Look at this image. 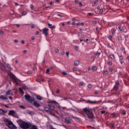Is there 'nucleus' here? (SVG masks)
I'll return each mask as SVG.
<instances>
[{"label":"nucleus","mask_w":129,"mask_h":129,"mask_svg":"<svg viewBox=\"0 0 129 129\" xmlns=\"http://www.w3.org/2000/svg\"><path fill=\"white\" fill-rule=\"evenodd\" d=\"M88 15H89V16H93V13H89L88 14Z\"/></svg>","instance_id":"47"},{"label":"nucleus","mask_w":129,"mask_h":129,"mask_svg":"<svg viewBox=\"0 0 129 129\" xmlns=\"http://www.w3.org/2000/svg\"><path fill=\"white\" fill-rule=\"evenodd\" d=\"M31 39H32V40H35V36H32V37H31Z\"/></svg>","instance_id":"59"},{"label":"nucleus","mask_w":129,"mask_h":129,"mask_svg":"<svg viewBox=\"0 0 129 129\" xmlns=\"http://www.w3.org/2000/svg\"><path fill=\"white\" fill-rule=\"evenodd\" d=\"M24 97L28 102H30V103L33 102V105H34V106H36V107H40V104L38 103L37 101L35 100L33 97H31V96L29 95H25Z\"/></svg>","instance_id":"1"},{"label":"nucleus","mask_w":129,"mask_h":129,"mask_svg":"<svg viewBox=\"0 0 129 129\" xmlns=\"http://www.w3.org/2000/svg\"><path fill=\"white\" fill-rule=\"evenodd\" d=\"M4 121L5 122V124L7 126L9 127V128L17 129L16 125H15V124L13 123V122H12L10 119L8 118H4Z\"/></svg>","instance_id":"3"},{"label":"nucleus","mask_w":129,"mask_h":129,"mask_svg":"<svg viewBox=\"0 0 129 129\" xmlns=\"http://www.w3.org/2000/svg\"><path fill=\"white\" fill-rule=\"evenodd\" d=\"M122 114L123 115H125V114H126V111H125V110H123L122 112Z\"/></svg>","instance_id":"25"},{"label":"nucleus","mask_w":129,"mask_h":129,"mask_svg":"<svg viewBox=\"0 0 129 129\" xmlns=\"http://www.w3.org/2000/svg\"><path fill=\"white\" fill-rule=\"evenodd\" d=\"M88 88H91V87H92V86H91V84H89L88 86Z\"/></svg>","instance_id":"45"},{"label":"nucleus","mask_w":129,"mask_h":129,"mask_svg":"<svg viewBox=\"0 0 129 129\" xmlns=\"http://www.w3.org/2000/svg\"><path fill=\"white\" fill-rule=\"evenodd\" d=\"M30 125H31V123L30 122H26V121H22L20 124V126L21 128L23 129H28L30 127Z\"/></svg>","instance_id":"4"},{"label":"nucleus","mask_w":129,"mask_h":129,"mask_svg":"<svg viewBox=\"0 0 129 129\" xmlns=\"http://www.w3.org/2000/svg\"><path fill=\"white\" fill-rule=\"evenodd\" d=\"M83 111L88 116V118H94V114L91 110L87 108H84L83 109Z\"/></svg>","instance_id":"2"},{"label":"nucleus","mask_w":129,"mask_h":129,"mask_svg":"<svg viewBox=\"0 0 129 129\" xmlns=\"http://www.w3.org/2000/svg\"><path fill=\"white\" fill-rule=\"evenodd\" d=\"M60 92V90L59 89H57L56 90V93L58 94Z\"/></svg>","instance_id":"50"},{"label":"nucleus","mask_w":129,"mask_h":129,"mask_svg":"<svg viewBox=\"0 0 129 129\" xmlns=\"http://www.w3.org/2000/svg\"><path fill=\"white\" fill-rule=\"evenodd\" d=\"M33 8H34V6H33V5H30V8L31 10L33 9Z\"/></svg>","instance_id":"53"},{"label":"nucleus","mask_w":129,"mask_h":129,"mask_svg":"<svg viewBox=\"0 0 129 129\" xmlns=\"http://www.w3.org/2000/svg\"><path fill=\"white\" fill-rule=\"evenodd\" d=\"M109 72H112L113 71V69L111 68H109Z\"/></svg>","instance_id":"29"},{"label":"nucleus","mask_w":129,"mask_h":129,"mask_svg":"<svg viewBox=\"0 0 129 129\" xmlns=\"http://www.w3.org/2000/svg\"><path fill=\"white\" fill-rule=\"evenodd\" d=\"M44 110L45 111H46V112H49V111L50 110V109L48 107H44Z\"/></svg>","instance_id":"17"},{"label":"nucleus","mask_w":129,"mask_h":129,"mask_svg":"<svg viewBox=\"0 0 129 129\" xmlns=\"http://www.w3.org/2000/svg\"><path fill=\"white\" fill-rule=\"evenodd\" d=\"M66 55L68 56V57H69V52H66Z\"/></svg>","instance_id":"55"},{"label":"nucleus","mask_w":129,"mask_h":129,"mask_svg":"<svg viewBox=\"0 0 129 129\" xmlns=\"http://www.w3.org/2000/svg\"><path fill=\"white\" fill-rule=\"evenodd\" d=\"M87 102V103H90L91 104H94V103H96L97 102L96 101L88 100Z\"/></svg>","instance_id":"11"},{"label":"nucleus","mask_w":129,"mask_h":129,"mask_svg":"<svg viewBox=\"0 0 129 129\" xmlns=\"http://www.w3.org/2000/svg\"><path fill=\"white\" fill-rule=\"evenodd\" d=\"M22 88H23V89H24V90L25 89H28V88L26 86H23Z\"/></svg>","instance_id":"33"},{"label":"nucleus","mask_w":129,"mask_h":129,"mask_svg":"<svg viewBox=\"0 0 129 129\" xmlns=\"http://www.w3.org/2000/svg\"><path fill=\"white\" fill-rule=\"evenodd\" d=\"M104 74H108V71H107V70H105V71H104Z\"/></svg>","instance_id":"31"},{"label":"nucleus","mask_w":129,"mask_h":129,"mask_svg":"<svg viewBox=\"0 0 129 129\" xmlns=\"http://www.w3.org/2000/svg\"><path fill=\"white\" fill-rule=\"evenodd\" d=\"M97 4H98V1L95 0L94 2V5H97Z\"/></svg>","instance_id":"32"},{"label":"nucleus","mask_w":129,"mask_h":129,"mask_svg":"<svg viewBox=\"0 0 129 129\" xmlns=\"http://www.w3.org/2000/svg\"><path fill=\"white\" fill-rule=\"evenodd\" d=\"M0 99H2L3 100H8V98L7 97H5L3 95H1Z\"/></svg>","instance_id":"12"},{"label":"nucleus","mask_w":129,"mask_h":129,"mask_svg":"<svg viewBox=\"0 0 129 129\" xmlns=\"http://www.w3.org/2000/svg\"><path fill=\"white\" fill-rule=\"evenodd\" d=\"M75 4H77L78 3V0H75Z\"/></svg>","instance_id":"61"},{"label":"nucleus","mask_w":129,"mask_h":129,"mask_svg":"<svg viewBox=\"0 0 129 129\" xmlns=\"http://www.w3.org/2000/svg\"><path fill=\"white\" fill-rule=\"evenodd\" d=\"M118 41H121V37L118 36Z\"/></svg>","instance_id":"41"},{"label":"nucleus","mask_w":129,"mask_h":129,"mask_svg":"<svg viewBox=\"0 0 129 129\" xmlns=\"http://www.w3.org/2000/svg\"><path fill=\"white\" fill-rule=\"evenodd\" d=\"M83 85H84V82H80L79 84V86H83Z\"/></svg>","instance_id":"23"},{"label":"nucleus","mask_w":129,"mask_h":129,"mask_svg":"<svg viewBox=\"0 0 129 129\" xmlns=\"http://www.w3.org/2000/svg\"><path fill=\"white\" fill-rule=\"evenodd\" d=\"M114 33H115V29L113 28L112 29V34H114Z\"/></svg>","instance_id":"28"},{"label":"nucleus","mask_w":129,"mask_h":129,"mask_svg":"<svg viewBox=\"0 0 129 129\" xmlns=\"http://www.w3.org/2000/svg\"><path fill=\"white\" fill-rule=\"evenodd\" d=\"M36 98L37 99H38V100H42V99H43L42 97H41V96L40 95L36 96Z\"/></svg>","instance_id":"16"},{"label":"nucleus","mask_w":129,"mask_h":129,"mask_svg":"<svg viewBox=\"0 0 129 129\" xmlns=\"http://www.w3.org/2000/svg\"><path fill=\"white\" fill-rule=\"evenodd\" d=\"M75 49L76 50V51H77V50H78V46H76L75 47Z\"/></svg>","instance_id":"43"},{"label":"nucleus","mask_w":129,"mask_h":129,"mask_svg":"<svg viewBox=\"0 0 129 129\" xmlns=\"http://www.w3.org/2000/svg\"><path fill=\"white\" fill-rule=\"evenodd\" d=\"M92 70H94V71H96V70L97 69V67L94 66L92 68Z\"/></svg>","instance_id":"19"},{"label":"nucleus","mask_w":129,"mask_h":129,"mask_svg":"<svg viewBox=\"0 0 129 129\" xmlns=\"http://www.w3.org/2000/svg\"><path fill=\"white\" fill-rule=\"evenodd\" d=\"M31 129H39L38 128V127L36 125H33V124L30 123V127Z\"/></svg>","instance_id":"9"},{"label":"nucleus","mask_w":129,"mask_h":129,"mask_svg":"<svg viewBox=\"0 0 129 129\" xmlns=\"http://www.w3.org/2000/svg\"><path fill=\"white\" fill-rule=\"evenodd\" d=\"M14 42H15V43H18V42H19V41L17 39H15V40H14Z\"/></svg>","instance_id":"54"},{"label":"nucleus","mask_w":129,"mask_h":129,"mask_svg":"<svg viewBox=\"0 0 129 129\" xmlns=\"http://www.w3.org/2000/svg\"><path fill=\"white\" fill-rule=\"evenodd\" d=\"M101 113L102 114L105 113V110L101 111Z\"/></svg>","instance_id":"49"},{"label":"nucleus","mask_w":129,"mask_h":129,"mask_svg":"<svg viewBox=\"0 0 129 129\" xmlns=\"http://www.w3.org/2000/svg\"><path fill=\"white\" fill-rule=\"evenodd\" d=\"M49 72H50V69H47L46 70V73H47V74H48L49 73Z\"/></svg>","instance_id":"38"},{"label":"nucleus","mask_w":129,"mask_h":129,"mask_svg":"<svg viewBox=\"0 0 129 129\" xmlns=\"http://www.w3.org/2000/svg\"><path fill=\"white\" fill-rule=\"evenodd\" d=\"M35 35H39V32H38V31H37V32L35 33Z\"/></svg>","instance_id":"63"},{"label":"nucleus","mask_w":129,"mask_h":129,"mask_svg":"<svg viewBox=\"0 0 129 129\" xmlns=\"http://www.w3.org/2000/svg\"><path fill=\"white\" fill-rule=\"evenodd\" d=\"M19 91H20V92H21V93L22 94H25V92H24V91H23V90L22 89V88H19Z\"/></svg>","instance_id":"21"},{"label":"nucleus","mask_w":129,"mask_h":129,"mask_svg":"<svg viewBox=\"0 0 129 129\" xmlns=\"http://www.w3.org/2000/svg\"><path fill=\"white\" fill-rule=\"evenodd\" d=\"M55 53H59V49H55Z\"/></svg>","instance_id":"36"},{"label":"nucleus","mask_w":129,"mask_h":129,"mask_svg":"<svg viewBox=\"0 0 129 129\" xmlns=\"http://www.w3.org/2000/svg\"><path fill=\"white\" fill-rule=\"evenodd\" d=\"M11 91L9 90L8 92H6V95H10L11 94Z\"/></svg>","instance_id":"24"},{"label":"nucleus","mask_w":129,"mask_h":129,"mask_svg":"<svg viewBox=\"0 0 129 129\" xmlns=\"http://www.w3.org/2000/svg\"><path fill=\"white\" fill-rule=\"evenodd\" d=\"M75 66H78L79 65V61L78 60H76L74 62Z\"/></svg>","instance_id":"15"},{"label":"nucleus","mask_w":129,"mask_h":129,"mask_svg":"<svg viewBox=\"0 0 129 129\" xmlns=\"http://www.w3.org/2000/svg\"><path fill=\"white\" fill-rule=\"evenodd\" d=\"M88 41H89V39H88V38H87L86 39V40H84V42L88 44Z\"/></svg>","instance_id":"27"},{"label":"nucleus","mask_w":129,"mask_h":129,"mask_svg":"<svg viewBox=\"0 0 129 129\" xmlns=\"http://www.w3.org/2000/svg\"><path fill=\"white\" fill-rule=\"evenodd\" d=\"M99 13L100 14H102V13H103V10L102 9H100Z\"/></svg>","instance_id":"35"},{"label":"nucleus","mask_w":129,"mask_h":129,"mask_svg":"<svg viewBox=\"0 0 129 129\" xmlns=\"http://www.w3.org/2000/svg\"><path fill=\"white\" fill-rule=\"evenodd\" d=\"M78 37H81L82 36V33H79L78 34Z\"/></svg>","instance_id":"37"},{"label":"nucleus","mask_w":129,"mask_h":129,"mask_svg":"<svg viewBox=\"0 0 129 129\" xmlns=\"http://www.w3.org/2000/svg\"><path fill=\"white\" fill-rule=\"evenodd\" d=\"M10 77L14 80V82L15 83H16V85H19V82H18V81H17V78H16V76L14 75L13 74H10Z\"/></svg>","instance_id":"5"},{"label":"nucleus","mask_w":129,"mask_h":129,"mask_svg":"<svg viewBox=\"0 0 129 129\" xmlns=\"http://www.w3.org/2000/svg\"><path fill=\"white\" fill-rule=\"evenodd\" d=\"M20 108H22V109H25V108H26V107H25V106H24L23 105H20Z\"/></svg>","instance_id":"30"},{"label":"nucleus","mask_w":129,"mask_h":129,"mask_svg":"<svg viewBox=\"0 0 129 129\" xmlns=\"http://www.w3.org/2000/svg\"><path fill=\"white\" fill-rule=\"evenodd\" d=\"M73 71H77V68H73Z\"/></svg>","instance_id":"34"},{"label":"nucleus","mask_w":129,"mask_h":129,"mask_svg":"<svg viewBox=\"0 0 129 129\" xmlns=\"http://www.w3.org/2000/svg\"><path fill=\"white\" fill-rule=\"evenodd\" d=\"M120 60H122V56H119V61H120Z\"/></svg>","instance_id":"46"},{"label":"nucleus","mask_w":129,"mask_h":129,"mask_svg":"<svg viewBox=\"0 0 129 129\" xmlns=\"http://www.w3.org/2000/svg\"><path fill=\"white\" fill-rule=\"evenodd\" d=\"M1 110H2L3 112H4V113H7V112H8V111L6 109H1Z\"/></svg>","instance_id":"22"},{"label":"nucleus","mask_w":129,"mask_h":129,"mask_svg":"<svg viewBox=\"0 0 129 129\" xmlns=\"http://www.w3.org/2000/svg\"><path fill=\"white\" fill-rule=\"evenodd\" d=\"M26 14H27V12L26 11H24L22 13V15H23L24 16H25Z\"/></svg>","instance_id":"39"},{"label":"nucleus","mask_w":129,"mask_h":129,"mask_svg":"<svg viewBox=\"0 0 129 129\" xmlns=\"http://www.w3.org/2000/svg\"><path fill=\"white\" fill-rule=\"evenodd\" d=\"M79 6H80V7H82L83 4H82V3H81V2H80V3H79Z\"/></svg>","instance_id":"57"},{"label":"nucleus","mask_w":129,"mask_h":129,"mask_svg":"<svg viewBox=\"0 0 129 129\" xmlns=\"http://www.w3.org/2000/svg\"><path fill=\"white\" fill-rule=\"evenodd\" d=\"M48 26L49 27V28H50V29H55V28H56V26H55V25H53L52 26V24H50V23H48Z\"/></svg>","instance_id":"14"},{"label":"nucleus","mask_w":129,"mask_h":129,"mask_svg":"<svg viewBox=\"0 0 129 129\" xmlns=\"http://www.w3.org/2000/svg\"><path fill=\"white\" fill-rule=\"evenodd\" d=\"M15 113L16 112L14 110H10L9 111V113L8 114L9 115H12V116H15Z\"/></svg>","instance_id":"8"},{"label":"nucleus","mask_w":129,"mask_h":129,"mask_svg":"<svg viewBox=\"0 0 129 129\" xmlns=\"http://www.w3.org/2000/svg\"><path fill=\"white\" fill-rule=\"evenodd\" d=\"M110 59H112V60H114L115 59V56H114V54H111L110 55Z\"/></svg>","instance_id":"18"},{"label":"nucleus","mask_w":129,"mask_h":129,"mask_svg":"<svg viewBox=\"0 0 129 129\" xmlns=\"http://www.w3.org/2000/svg\"><path fill=\"white\" fill-rule=\"evenodd\" d=\"M116 85L117 86H118V85H119V83L116 82Z\"/></svg>","instance_id":"58"},{"label":"nucleus","mask_w":129,"mask_h":129,"mask_svg":"<svg viewBox=\"0 0 129 129\" xmlns=\"http://www.w3.org/2000/svg\"><path fill=\"white\" fill-rule=\"evenodd\" d=\"M114 89L116 90H117V89H118V86H116L114 87Z\"/></svg>","instance_id":"42"},{"label":"nucleus","mask_w":129,"mask_h":129,"mask_svg":"<svg viewBox=\"0 0 129 129\" xmlns=\"http://www.w3.org/2000/svg\"><path fill=\"white\" fill-rule=\"evenodd\" d=\"M33 70L34 71H36V70H37V68H36V67H33Z\"/></svg>","instance_id":"51"},{"label":"nucleus","mask_w":129,"mask_h":129,"mask_svg":"<svg viewBox=\"0 0 129 129\" xmlns=\"http://www.w3.org/2000/svg\"><path fill=\"white\" fill-rule=\"evenodd\" d=\"M108 64L110 65V66L112 65V62L109 61V62H108Z\"/></svg>","instance_id":"48"},{"label":"nucleus","mask_w":129,"mask_h":129,"mask_svg":"<svg viewBox=\"0 0 129 129\" xmlns=\"http://www.w3.org/2000/svg\"><path fill=\"white\" fill-rule=\"evenodd\" d=\"M108 39H109L110 41H111V42H113V40H112V36H111V35H109L108 37Z\"/></svg>","instance_id":"20"},{"label":"nucleus","mask_w":129,"mask_h":129,"mask_svg":"<svg viewBox=\"0 0 129 129\" xmlns=\"http://www.w3.org/2000/svg\"><path fill=\"white\" fill-rule=\"evenodd\" d=\"M21 43H22V44H25V41L21 40Z\"/></svg>","instance_id":"60"},{"label":"nucleus","mask_w":129,"mask_h":129,"mask_svg":"<svg viewBox=\"0 0 129 129\" xmlns=\"http://www.w3.org/2000/svg\"><path fill=\"white\" fill-rule=\"evenodd\" d=\"M16 27H17V28H20V25L19 24H17Z\"/></svg>","instance_id":"62"},{"label":"nucleus","mask_w":129,"mask_h":129,"mask_svg":"<svg viewBox=\"0 0 129 129\" xmlns=\"http://www.w3.org/2000/svg\"><path fill=\"white\" fill-rule=\"evenodd\" d=\"M48 108L49 110H54V109H55V107L51 104H48Z\"/></svg>","instance_id":"10"},{"label":"nucleus","mask_w":129,"mask_h":129,"mask_svg":"<svg viewBox=\"0 0 129 129\" xmlns=\"http://www.w3.org/2000/svg\"><path fill=\"white\" fill-rule=\"evenodd\" d=\"M47 103H52L53 104H56L57 103V102L54 100H48L47 101Z\"/></svg>","instance_id":"13"},{"label":"nucleus","mask_w":129,"mask_h":129,"mask_svg":"<svg viewBox=\"0 0 129 129\" xmlns=\"http://www.w3.org/2000/svg\"><path fill=\"white\" fill-rule=\"evenodd\" d=\"M96 54H97V56H99V55H100V53L97 52L96 53Z\"/></svg>","instance_id":"52"},{"label":"nucleus","mask_w":129,"mask_h":129,"mask_svg":"<svg viewBox=\"0 0 129 129\" xmlns=\"http://www.w3.org/2000/svg\"><path fill=\"white\" fill-rule=\"evenodd\" d=\"M27 73L28 74H32V72H28Z\"/></svg>","instance_id":"64"},{"label":"nucleus","mask_w":129,"mask_h":129,"mask_svg":"<svg viewBox=\"0 0 129 129\" xmlns=\"http://www.w3.org/2000/svg\"><path fill=\"white\" fill-rule=\"evenodd\" d=\"M61 55H65V52H64V51H62V52H61Z\"/></svg>","instance_id":"56"},{"label":"nucleus","mask_w":129,"mask_h":129,"mask_svg":"<svg viewBox=\"0 0 129 129\" xmlns=\"http://www.w3.org/2000/svg\"><path fill=\"white\" fill-rule=\"evenodd\" d=\"M7 68L9 69L10 70H12V67H11V66H10V64H7Z\"/></svg>","instance_id":"26"},{"label":"nucleus","mask_w":129,"mask_h":129,"mask_svg":"<svg viewBox=\"0 0 129 129\" xmlns=\"http://www.w3.org/2000/svg\"><path fill=\"white\" fill-rule=\"evenodd\" d=\"M62 74L63 75H67V73L64 72H63L62 73Z\"/></svg>","instance_id":"40"},{"label":"nucleus","mask_w":129,"mask_h":129,"mask_svg":"<svg viewBox=\"0 0 129 129\" xmlns=\"http://www.w3.org/2000/svg\"><path fill=\"white\" fill-rule=\"evenodd\" d=\"M0 34L1 35H4V31L3 30L0 31Z\"/></svg>","instance_id":"44"},{"label":"nucleus","mask_w":129,"mask_h":129,"mask_svg":"<svg viewBox=\"0 0 129 129\" xmlns=\"http://www.w3.org/2000/svg\"><path fill=\"white\" fill-rule=\"evenodd\" d=\"M65 122H66V123H71V122H72V119L69 117H66L65 118Z\"/></svg>","instance_id":"7"},{"label":"nucleus","mask_w":129,"mask_h":129,"mask_svg":"<svg viewBox=\"0 0 129 129\" xmlns=\"http://www.w3.org/2000/svg\"><path fill=\"white\" fill-rule=\"evenodd\" d=\"M42 31H43V35H44L45 37H47V36H48V32H49V29L47 28H43L42 29Z\"/></svg>","instance_id":"6"}]
</instances>
